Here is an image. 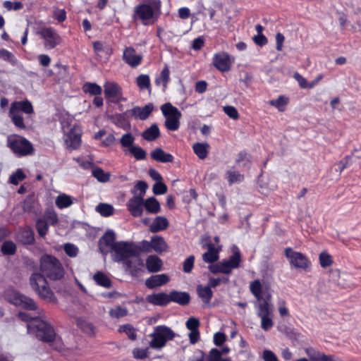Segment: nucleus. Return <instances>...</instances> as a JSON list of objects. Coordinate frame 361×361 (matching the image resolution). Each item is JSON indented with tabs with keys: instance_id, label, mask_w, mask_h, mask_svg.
Listing matches in <instances>:
<instances>
[{
	"instance_id": "f3484780",
	"label": "nucleus",
	"mask_w": 361,
	"mask_h": 361,
	"mask_svg": "<svg viewBox=\"0 0 361 361\" xmlns=\"http://www.w3.org/2000/svg\"><path fill=\"white\" fill-rule=\"evenodd\" d=\"M123 59L130 66L135 68L141 63L142 57L133 48L127 47L123 51Z\"/></svg>"
},
{
	"instance_id": "6e6d98bb",
	"label": "nucleus",
	"mask_w": 361,
	"mask_h": 361,
	"mask_svg": "<svg viewBox=\"0 0 361 361\" xmlns=\"http://www.w3.org/2000/svg\"><path fill=\"white\" fill-rule=\"evenodd\" d=\"M65 253L70 257H75L78 253V248L73 243H68L63 246Z\"/></svg>"
},
{
	"instance_id": "473e14b6",
	"label": "nucleus",
	"mask_w": 361,
	"mask_h": 361,
	"mask_svg": "<svg viewBox=\"0 0 361 361\" xmlns=\"http://www.w3.org/2000/svg\"><path fill=\"white\" fill-rule=\"evenodd\" d=\"M144 207L146 211L150 214H157L161 210L159 202L153 197L144 200Z\"/></svg>"
},
{
	"instance_id": "864d4df0",
	"label": "nucleus",
	"mask_w": 361,
	"mask_h": 361,
	"mask_svg": "<svg viewBox=\"0 0 361 361\" xmlns=\"http://www.w3.org/2000/svg\"><path fill=\"white\" fill-rule=\"evenodd\" d=\"M36 227L40 237H44L48 231V224L44 219H39L37 221Z\"/></svg>"
},
{
	"instance_id": "e2e57ef3",
	"label": "nucleus",
	"mask_w": 361,
	"mask_h": 361,
	"mask_svg": "<svg viewBox=\"0 0 361 361\" xmlns=\"http://www.w3.org/2000/svg\"><path fill=\"white\" fill-rule=\"evenodd\" d=\"M137 255H140V252H149L152 250V241L142 240L140 242V245H137Z\"/></svg>"
},
{
	"instance_id": "cd10ccee",
	"label": "nucleus",
	"mask_w": 361,
	"mask_h": 361,
	"mask_svg": "<svg viewBox=\"0 0 361 361\" xmlns=\"http://www.w3.org/2000/svg\"><path fill=\"white\" fill-rule=\"evenodd\" d=\"M104 87L106 97H116L121 94V87L114 82H106Z\"/></svg>"
},
{
	"instance_id": "58836bf2",
	"label": "nucleus",
	"mask_w": 361,
	"mask_h": 361,
	"mask_svg": "<svg viewBox=\"0 0 361 361\" xmlns=\"http://www.w3.org/2000/svg\"><path fill=\"white\" fill-rule=\"evenodd\" d=\"M93 279L98 285L104 288H110L111 286L109 278L101 271L97 272L94 275Z\"/></svg>"
},
{
	"instance_id": "a878e982",
	"label": "nucleus",
	"mask_w": 361,
	"mask_h": 361,
	"mask_svg": "<svg viewBox=\"0 0 361 361\" xmlns=\"http://www.w3.org/2000/svg\"><path fill=\"white\" fill-rule=\"evenodd\" d=\"M152 159L161 163L173 162V157L169 153H166L162 149L157 148L150 153Z\"/></svg>"
},
{
	"instance_id": "c85d7f7f",
	"label": "nucleus",
	"mask_w": 361,
	"mask_h": 361,
	"mask_svg": "<svg viewBox=\"0 0 361 361\" xmlns=\"http://www.w3.org/2000/svg\"><path fill=\"white\" fill-rule=\"evenodd\" d=\"M13 111H16L19 113L21 111L30 114L33 113V107L30 102L26 101H20V102H14L11 104V108Z\"/></svg>"
},
{
	"instance_id": "f03ea898",
	"label": "nucleus",
	"mask_w": 361,
	"mask_h": 361,
	"mask_svg": "<svg viewBox=\"0 0 361 361\" xmlns=\"http://www.w3.org/2000/svg\"><path fill=\"white\" fill-rule=\"evenodd\" d=\"M160 0H142V3L134 8L133 18L141 20L144 25L154 24L161 13Z\"/></svg>"
},
{
	"instance_id": "a19ab883",
	"label": "nucleus",
	"mask_w": 361,
	"mask_h": 361,
	"mask_svg": "<svg viewBox=\"0 0 361 361\" xmlns=\"http://www.w3.org/2000/svg\"><path fill=\"white\" fill-rule=\"evenodd\" d=\"M136 83L141 90H147L149 92L151 91L150 79L148 75L142 74L137 76Z\"/></svg>"
},
{
	"instance_id": "7c9ffc66",
	"label": "nucleus",
	"mask_w": 361,
	"mask_h": 361,
	"mask_svg": "<svg viewBox=\"0 0 361 361\" xmlns=\"http://www.w3.org/2000/svg\"><path fill=\"white\" fill-rule=\"evenodd\" d=\"M152 250L157 253H162L168 250V245L164 238L159 235H155L152 238Z\"/></svg>"
},
{
	"instance_id": "4c0bfd02",
	"label": "nucleus",
	"mask_w": 361,
	"mask_h": 361,
	"mask_svg": "<svg viewBox=\"0 0 361 361\" xmlns=\"http://www.w3.org/2000/svg\"><path fill=\"white\" fill-rule=\"evenodd\" d=\"M9 116L11 118V121L14 123V125L20 128V129H25V125L23 121V118L22 116L21 113H19L16 111H13V109H10L9 111Z\"/></svg>"
},
{
	"instance_id": "603ef678",
	"label": "nucleus",
	"mask_w": 361,
	"mask_h": 361,
	"mask_svg": "<svg viewBox=\"0 0 361 361\" xmlns=\"http://www.w3.org/2000/svg\"><path fill=\"white\" fill-rule=\"evenodd\" d=\"M1 251L5 255H12L16 253V246L12 241H6L2 245Z\"/></svg>"
},
{
	"instance_id": "39448f33",
	"label": "nucleus",
	"mask_w": 361,
	"mask_h": 361,
	"mask_svg": "<svg viewBox=\"0 0 361 361\" xmlns=\"http://www.w3.org/2000/svg\"><path fill=\"white\" fill-rule=\"evenodd\" d=\"M7 146L18 157L32 154L34 147L26 138L17 135H11L7 137Z\"/></svg>"
},
{
	"instance_id": "6e6552de",
	"label": "nucleus",
	"mask_w": 361,
	"mask_h": 361,
	"mask_svg": "<svg viewBox=\"0 0 361 361\" xmlns=\"http://www.w3.org/2000/svg\"><path fill=\"white\" fill-rule=\"evenodd\" d=\"M163 115L166 118L165 126L171 131L177 130L180 126V111L171 103H166L161 106Z\"/></svg>"
},
{
	"instance_id": "9b49d317",
	"label": "nucleus",
	"mask_w": 361,
	"mask_h": 361,
	"mask_svg": "<svg viewBox=\"0 0 361 361\" xmlns=\"http://www.w3.org/2000/svg\"><path fill=\"white\" fill-rule=\"evenodd\" d=\"M123 264L126 271L132 276H138L143 272L144 263L140 255H135L128 259Z\"/></svg>"
},
{
	"instance_id": "f257e3e1",
	"label": "nucleus",
	"mask_w": 361,
	"mask_h": 361,
	"mask_svg": "<svg viewBox=\"0 0 361 361\" xmlns=\"http://www.w3.org/2000/svg\"><path fill=\"white\" fill-rule=\"evenodd\" d=\"M39 269L42 274L33 273L30 276V286L40 298L49 302H56V298L49 288L46 278L51 281L62 279L65 274L64 268L56 257L45 254L40 258Z\"/></svg>"
},
{
	"instance_id": "3c124183",
	"label": "nucleus",
	"mask_w": 361,
	"mask_h": 361,
	"mask_svg": "<svg viewBox=\"0 0 361 361\" xmlns=\"http://www.w3.org/2000/svg\"><path fill=\"white\" fill-rule=\"evenodd\" d=\"M26 178L25 174L22 169H18L14 173L11 174L9 178V183L17 185L20 181Z\"/></svg>"
},
{
	"instance_id": "2eb2a0df",
	"label": "nucleus",
	"mask_w": 361,
	"mask_h": 361,
	"mask_svg": "<svg viewBox=\"0 0 361 361\" xmlns=\"http://www.w3.org/2000/svg\"><path fill=\"white\" fill-rule=\"evenodd\" d=\"M65 145L67 148L76 149L80 146L81 133L79 129L75 126L66 135L64 139Z\"/></svg>"
},
{
	"instance_id": "774afa93",
	"label": "nucleus",
	"mask_w": 361,
	"mask_h": 361,
	"mask_svg": "<svg viewBox=\"0 0 361 361\" xmlns=\"http://www.w3.org/2000/svg\"><path fill=\"white\" fill-rule=\"evenodd\" d=\"M262 357L264 361H279L274 353L270 350H264Z\"/></svg>"
},
{
	"instance_id": "c03bdc74",
	"label": "nucleus",
	"mask_w": 361,
	"mask_h": 361,
	"mask_svg": "<svg viewBox=\"0 0 361 361\" xmlns=\"http://www.w3.org/2000/svg\"><path fill=\"white\" fill-rule=\"evenodd\" d=\"M147 188V184L145 181L140 180L136 183L134 189L132 190L131 192L134 196H137L138 197H141L142 199H144Z\"/></svg>"
},
{
	"instance_id": "5fc2aeb1",
	"label": "nucleus",
	"mask_w": 361,
	"mask_h": 361,
	"mask_svg": "<svg viewBox=\"0 0 361 361\" xmlns=\"http://www.w3.org/2000/svg\"><path fill=\"white\" fill-rule=\"evenodd\" d=\"M319 264L322 267L326 268L333 264V260L330 255L326 252H322L319 256Z\"/></svg>"
},
{
	"instance_id": "0eeeda50",
	"label": "nucleus",
	"mask_w": 361,
	"mask_h": 361,
	"mask_svg": "<svg viewBox=\"0 0 361 361\" xmlns=\"http://www.w3.org/2000/svg\"><path fill=\"white\" fill-rule=\"evenodd\" d=\"M137 250L134 242L118 241L113 247L114 259L123 263L128 259L137 255Z\"/></svg>"
},
{
	"instance_id": "c756f323",
	"label": "nucleus",
	"mask_w": 361,
	"mask_h": 361,
	"mask_svg": "<svg viewBox=\"0 0 361 361\" xmlns=\"http://www.w3.org/2000/svg\"><path fill=\"white\" fill-rule=\"evenodd\" d=\"M18 238L23 244H32L35 240L33 230L30 227L21 229L18 233Z\"/></svg>"
},
{
	"instance_id": "e433bc0d",
	"label": "nucleus",
	"mask_w": 361,
	"mask_h": 361,
	"mask_svg": "<svg viewBox=\"0 0 361 361\" xmlns=\"http://www.w3.org/2000/svg\"><path fill=\"white\" fill-rule=\"evenodd\" d=\"M118 331L120 333H125L128 338L131 341H135L137 338V329L130 324L120 326Z\"/></svg>"
},
{
	"instance_id": "f8f14e48",
	"label": "nucleus",
	"mask_w": 361,
	"mask_h": 361,
	"mask_svg": "<svg viewBox=\"0 0 361 361\" xmlns=\"http://www.w3.org/2000/svg\"><path fill=\"white\" fill-rule=\"evenodd\" d=\"M115 233L111 231H107L99 240V248L102 253L106 255L109 252H113V247L116 244Z\"/></svg>"
},
{
	"instance_id": "a211bd4d",
	"label": "nucleus",
	"mask_w": 361,
	"mask_h": 361,
	"mask_svg": "<svg viewBox=\"0 0 361 361\" xmlns=\"http://www.w3.org/2000/svg\"><path fill=\"white\" fill-rule=\"evenodd\" d=\"M154 106L152 104H148L144 107L135 106L132 109L127 110L126 114H130L136 119L145 120L153 111Z\"/></svg>"
},
{
	"instance_id": "aec40b11",
	"label": "nucleus",
	"mask_w": 361,
	"mask_h": 361,
	"mask_svg": "<svg viewBox=\"0 0 361 361\" xmlns=\"http://www.w3.org/2000/svg\"><path fill=\"white\" fill-rule=\"evenodd\" d=\"M305 353L311 361H341L334 355H326L312 348H306Z\"/></svg>"
},
{
	"instance_id": "6ab92c4d",
	"label": "nucleus",
	"mask_w": 361,
	"mask_h": 361,
	"mask_svg": "<svg viewBox=\"0 0 361 361\" xmlns=\"http://www.w3.org/2000/svg\"><path fill=\"white\" fill-rule=\"evenodd\" d=\"M169 281V277L166 274L152 275L145 281V286L149 288L161 286L166 284Z\"/></svg>"
},
{
	"instance_id": "b1692460",
	"label": "nucleus",
	"mask_w": 361,
	"mask_h": 361,
	"mask_svg": "<svg viewBox=\"0 0 361 361\" xmlns=\"http://www.w3.org/2000/svg\"><path fill=\"white\" fill-rule=\"evenodd\" d=\"M257 307V316L259 317L265 315H272V307L271 304V295H268L262 302L256 304Z\"/></svg>"
},
{
	"instance_id": "393cba45",
	"label": "nucleus",
	"mask_w": 361,
	"mask_h": 361,
	"mask_svg": "<svg viewBox=\"0 0 361 361\" xmlns=\"http://www.w3.org/2000/svg\"><path fill=\"white\" fill-rule=\"evenodd\" d=\"M169 226L168 219L161 216H157L149 225L152 233H157L166 230Z\"/></svg>"
},
{
	"instance_id": "4be33fe9",
	"label": "nucleus",
	"mask_w": 361,
	"mask_h": 361,
	"mask_svg": "<svg viewBox=\"0 0 361 361\" xmlns=\"http://www.w3.org/2000/svg\"><path fill=\"white\" fill-rule=\"evenodd\" d=\"M207 251L202 255V259L208 264H213L216 262L219 258L220 247H216L214 244H207Z\"/></svg>"
},
{
	"instance_id": "ddd939ff",
	"label": "nucleus",
	"mask_w": 361,
	"mask_h": 361,
	"mask_svg": "<svg viewBox=\"0 0 361 361\" xmlns=\"http://www.w3.org/2000/svg\"><path fill=\"white\" fill-rule=\"evenodd\" d=\"M12 302L16 306H20L28 310H35L37 309V305L33 299L18 292L13 293Z\"/></svg>"
},
{
	"instance_id": "49530a36",
	"label": "nucleus",
	"mask_w": 361,
	"mask_h": 361,
	"mask_svg": "<svg viewBox=\"0 0 361 361\" xmlns=\"http://www.w3.org/2000/svg\"><path fill=\"white\" fill-rule=\"evenodd\" d=\"M250 289L258 301L262 299V284L259 280H255L252 281L250 285Z\"/></svg>"
},
{
	"instance_id": "338daca9",
	"label": "nucleus",
	"mask_w": 361,
	"mask_h": 361,
	"mask_svg": "<svg viewBox=\"0 0 361 361\" xmlns=\"http://www.w3.org/2000/svg\"><path fill=\"white\" fill-rule=\"evenodd\" d=\"M224 113L231 118L237 120L239 118V114L237 109L233 106H226L224 107Z\"/></svg>"
},
{
	"instance_id": "79ce46f5",
	"label": "nucleus",
	"mask_w": 361,
	"mask_h": 361,
	"mask_svg": "<svg viewBox=\"0 0 361 361\" xmlns=\"http://www.w3.org/2000/svg\"><path fill=\"white\" fill-rule=\"evenodd\" d=\"M170 71L167 65H165L164 68L162 69L160 75L155 80V83L159 85L160 83H163L164 89L166 88L167 84L170 80Z\"/></svg>"
},
{
	"instance_id": "c9c22d12",
	"label": "nucleus",
	"mask_w": 361,
	"mask_h": 361,
	"mask_svg": "<svg viewBox=\"0 0 361 361\" xmlns=\"http://www.w3.org/2000/svg\"><path fill=\"white\" fill-rule=\"evenodd\" d=\"M226 178L230 185L240 183L244 180V175L238 171L228 170L226 172Z\"/></svg>"
},
{
	"instance_id": "8fccbe9b",
	"label": "nucleus",
	"mask_w": 361,
	"mask_h": 361,
	"mask_svg": "<svg viewBox=\"0 0 361 361\" xmlns=\"http://www.w3.org/2000/svg\"><path fill=\"white\" fill-rule=\"evenodd\" d=\"M129 152L137 160H143L147 157L145 150L140 146L134 145L133 147L130 148Z\"/></svg>"
},
{
	"instance_id": "37998d69",
	"label": "nucleus",
	"mask_w": 361,
	"mask_h": 361,
	"mask_svg": "<svg viewBox=\"0 0 361 361\" xmlns=\"http://www.w3.org/2000/svg\"><path fill=\"white\" fill-rule=\"evenodd\" d=\"M83 91L92 95L98 96L102 94V87L96 83L87 82L83 85Z\"/></svg>"
},
{
	"instance_id": "1a4fd4ad",
	"label": "nucleus",
	"mask_w": 361,
	"mask_h": 361,
	"mask_svg": "<svg viewBox=\"0 0 361 361\" xmlns=\"http://www.w3.org/2000/svg\"><path fill=\"white\" fill-rule=\"evenodd\" d=\"M285 255L289 259L290 264L297 269H305L310 265V262L305 255L295 252L290 247L286 248Z\"/></svg>"
},
{
	"instance_id": "7ed1b4c3",
	"label": "nucleus",
	"mask_w": 361,
	"mask_h": 361,
	"mask_svg": "<svg viewBox=\"0 0 361 361\" xmlns=\"http://www.w3.org/2000/svg\"><path fill=\"white\" fill-rule=\"evenodd\" d=\"M27 332L44 342H51L55 338L53 326L45 320V317H36L27 324Z\"/></svg>"
},
{
	"instance_id": "dca6fc26",
	"label": "nucleus",
	"mask_w": 361,
	"mask_h": 361,
	"mask_svg": "<svg viewBox=\"0 0 361 361\" xmlns=\"http://www.w3.org/2000/svg\"><path fill=\"white\" fill-rule=\"evenodd\" d=\"M126 207L130 214L134 217L140 216L143 212L144 199L134 196L126 204Z\"/></svg>"
},
{
	"instance_id": "423d86ee",
	"label": "nucleus",
	"mask_w": 361,
	"mask_h": 361,
	"mask_svg": "<svg viewBox=\"0 0 361 361\" xmlns=\"http://www.w3.org/2000/svg\"><path fill=\"white\" fill-rule=\"evenodd\" d=\"M241 262V255L239 250L235 247L233 255L228 259L223 260L214 264L209 266V271L213 274H229L232 269H237L240 266Z\"/></svg>"
},
{
	"instance_id": "4468645a",
	"label": "nucleus",
	"mask_w": 361,
	"mask_h": 361,
	"mask_svg": "<svg viewBox=\"0 0 361 361\" xmlns=\"http://www.w3.org/2000/svg\"><path fill=\"white\" fill-rule=\"evenodd\" d=\"M231 60L226 52L215 54L213 57V65L221 72L228 71L231 68Z\"/></svg>"
},
{
	"instance_id": "052dcab7",
	"label": "nucleus",
	"mask_w": 361,
	"mask_h": 361,
	"mask_svg": "<svg viewBox=\"0 0 361 361\" xmlns=\"http://www.w3.org/2000/svg\"><path fill=\"white\" fill-rule=\"evenodd\" d=\"M269 104L276 107L279 111H283L281 107L288 104V99L284 96H279L276 99L271 100Z\"/></svg>"
},
{
	"instance_id": "ea45409f",
	"label": "nucleus",
	"mask_w": 361,
	"mask_h": 361,
	"mask_svg": "<svg viewBox=\"0 0 361 361\" xmlns=\"http://www.w3.org/2000/svg\"><path fill=\"white\" fill-rule=\"evenodd\" d=\"M55 203L59 209H63L70 207L73 202L71 196L62 194L56 197Z\"/></svg>"
},
{
	"instance_id": "bb28decb",
	"label": "nucleus",
	"mask_w": 361,
	"mask_h": 361,
	"mask_svg": "<svg viewBox=\"0 0 361 361\" xmlns=\"http://www.w3.org/2000/svg\"><path fill=\"white\" fill-rule=\"evenodd\" d=\"M190 300V295L186 292L173 290L170 293V302H174L180 305H186L189 303Z\"/></svg>"
},
{
	"instance_id": "9d476101",
	"label": "nucleus",
	"mask_w": 361,
	"mask_h": 361,
	"mask_svg": "<svg viewBox=\"0 0 361 361\" xmlns=\"http://www.w3.org/2000/svg\"><path fill=\"white\" fill-rule=\"evenodd\" d=\"M39 34L44 40V47L47 49H54L61 42V38L52 27L42 29Z\"/></svg>"
},
{
	"instance_id": "2f4dec72",
	"label": "nucleus",
	"mask_w": 361,
	"mask_h": 361,
	"mask_svg": "<svg viewBox=\"0 0 361 361\" xmlns=\"http://www.w3.org/2000/svg\"><path fill=\"white\" fill-rule=\"evenodd\" d=\"M197 293L198 296L205 304L209 303L213 297V292L209 286H203L198 285L197 287Z\"/></svg>"
},
{
	"instance_id": "680f3d73",
	"label": "nucleus",
	"mask_w": 361,
	"mask_h": 361,
	"mask_svg": "<svg viewBox=\"0 0 361 361\" xmlns=\"http://www.w3.org/2000/svg\"><path fill=\"white\" fill-rule=\"evenodd\" d=\"M261 318V327L264 331L269 330L273 326L274 322L271 319V315H265L260 317Z\"/></svg>"
},
{
	"instance_id": "69168bd1",
	"label": "nucleus",
	"mask_w": 361,
	"mask_h": 361,
	"mask_svg": "<svg viewBox=\"0 0 361 361\" xmlns=\"http://www.w3.org/2000/svg\"><path fill=\"white\" fill-rule=\"evenodd\" d=\"M45 221L47 224L55 225L58 223V216L55 212L49 210L44 214Z\"/></svg>"
},
{
	"instance_id": "5701e85b",
	"label": "nucleus",
	"mask_w": 361,
	"mask_h": 361,
	"mask_svg": "<svg viewBox=\"0 0 361 361\" xmlns=\"http://www.w3.org/2000/svg\"><path fill=\"white\" fill-rule=\"evenodd\" d=\"M162 260L157 255H149L146 259V268L150 273L159 272L162 269Z\"/></svg>"
},
{
	"instance_id": "72a5a7b5",
	"label": "nucleus",
	"mask_w": 361,
	"mask_h": 361,
	"mask_svg": "<svg viewBox=\"0 0 361 361\" xmlns=\"http://www.w3.org/2000/svg\"><path fill=\"white\" fill-rule=\"evenodd\" d=\"M160 136V131L157 124L152 125L142 133V137L147 141H154Z\"/></svg>"
},
{
	"instance_id": "f704fd0d",
	"label": "nucleus",
	"mask_w": 361,
	"mask_h": 361,
	"mask_svg": "<svg viewBox=\"0 0 361 361\" xmlns=\"http://www.w3.org/2000/svg\"><path fill=\"white\" fill-rule=\"evenodd\" d=\"M209 145L207 142L200 143L196 142L193 145L192 149L195 154L200 159H204L207 157L209 152Z\"/></svg>"
},
{
	"instance_id": "a18cd8bd",
	"label": "nucleus",
	"mask_w": 361,
	"mask_h": 361,
	"mask_svg": "<svg viewBox=\"0 0 361 361\" xmlns=\"http://www.w3.org/2000/svg\"><path fill=\"white\" fill-rule=\"evenodd\" d=\"M134 141L135 137L130 133L123 134L120 139L121 147L123 148H128V150L134 146Z\"/></svg>"
},
{
	"instance_id": "412c9836",
	"label": "nucleus",
	"mask_w": 361,
	"mask_h": 361,
	"mask_svg": "<svg viewBox=\"0 0 361 361\" xmlns=\"http://www.w3.org/2000/svg\"><path fill=\"white\" fill-rule=\"evenodd\" d=\"M147 301L150 304L165 306L170 302V294L165 293H154L147 296Z\"/></svg>"
},
{
	"instance_id": "13d9d810",
	"label": "nucleus",
	"mask_w": 361,
	"mask_h": 361,
	"mask_svg": "<svg viewBox=\"0 0 361 361\" xmlns=\"http://www.w3.org/2000/svg\"><path fill=\"white\" fill-rule=\"evenodd\" d=\"M92 175L95 177L99 181L102 183L107 182L109 179V175L106 174L104 172V171L100 168H97L92 171Z\"/></svg>"
},
{
	"instance_id": "09e8293b",
	"label": "nucleus",
	"mask_w": 361,
	"mask_h": 361,
	"mask_svg": "<svg viewBox=\"0 0 361 361\" xmlns=\"http://www.w3.org/2000/svg\"><path fill=\"white\" fill-rule=\"evenodd\" d=\"M127 116H130V114H116L113 117V122L118 126L126 128L128 126V121L127 120Z\"/></svg>"
},
{
	"instance_id": "bf43d9fd",
	"label": "nucleus",
	"mask_w": 361,
	"mask_h": 361,
	"mask_svg": "<svg viewBox=\"0 0 361 361\" xmlns=\"http://www.w3.org/2000/svg\"><path fill=\"white\" fill-rule=\"evenodd\" d=\"M0 58L4 61H8L12 65H16L17 63V59L16 57L12 53L6 49H0Z\"/></svg>"
},
{
	"instance_id": "4d7b16f0",
	"label": "nucleus",
	"mask_w": 361,
	"mask_h": 361,
	"mask_svg": "<svg viewBox=\"0 0 361 361\" xmlns=\"http://www.w3.org/2000/svg\"><path fill=\"white\" fill-rule=\"evenodd\" d=\"M127 310L126 308H123L120 306H117L115 308L111 309L109 310V315L112 318H121L127 315Z\"/></svg>"
},
{
	"instance_id": "0e129e2a",
	"label": "nucleus",
	"mask_w": 361,
	"mask_h": 361,
	"mask_svg": "<svg viewBox=\"0 0 361 361\" xmlns=\"http://www.w3.org/2000/svg\"><path fill=\"white\" fill-rule=\"evenodd\" d=\"M154 195H164L167 192V186L161 181L157 182L152 188Z\"/></svg>"
},
{
	"instance_id": "de8ad7c7",
	"label": "nucleus",
	"mask_w": 361,
	"mask_h": 361,
	"mask_svg": "<svg viewBox=\"0 0 361 361\" xmlns=\"http://www.w3.org/2000/svg\"><path fill=\"white\" fill-rule=\"evenodd\" d=\"M96 211L103 216H109L114 214V207L109 204L100 203L96 207Z\"/></svg>"
},
{
	"instance_id": "20e7f679",
	"label": "nucleus",
	"mask_w": 361,
	"mask_h": 361,
	"mask_svg": "<svg viewBox=\"0 0 361 361\" xmlns=\"http://www.w3.org/2000/svg\"><path fill=\"white\" fill-rule=\"evenodd\" d=\"M152 338L149 345L152 349L160 350L163 348L168 341L173 340L176 334L169 327L159 325L154 327L153 332L149 335Z\"/></svg>"
}]
</instances>
